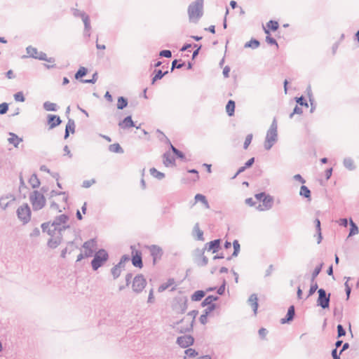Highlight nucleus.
<instances>
[{"instance_id": "f257e3e1", "label": "nucleus", "mask_w": 359, "mask_h": 359, "mask_svg": "<svg viewBox=\"0 0 359 359\" xmlns=\"http://www.w3.org/2000/svg\"><path fill=\"white\" fill-rule=\"evenodd\" d=\"M68 220L69 217L62 214L56 217L52 223L47 222L42 224L41 229L43 231L47 232L48 233H53L55 231L60 233L69 228V226L67 224Z\"/></svg>"}, {"instance_id": "f03ea898", "label": "nucleus", "mask_w": 359, "mask_h": 359, "mask_svg": "<svg viewBox=\"0 0 359 359\" xmlns=\"http://www.w3.org/2000/svg\"><path fill=\"white\" fill-rule=\"evenodd\" d=\"M203 14V0H195L188 7L189 21L196 23Z\"/></svg>"}, {"instance_id": "7ed1b4c3", "label": "nucleus", "mask_w": 359, "mask_h": 359, "mask_svg": "<svg viewBox=\"0 0 359 359\" xmlns=\"http://www.w3.org/2000/svg\"><path fill=\"white\" fill-rule=\"evenodd\" d=\"M277 121L276 118L273 119L269 129L268 130L264 142V148L266 150H270L271 147L278 140L277 133Z\"/></svg>"}, {"instance_id": "20e7f679", "label": "nucleus", "mask_w": 359, "mask_h": 359, "mask_svg": "<svg viewBox=\"0 0 359 359\" xmlns=\"http://www.w3.org/2000/svg\"><path fill=\"white\" fill-rule=\"evenodd\" d=\"M197 314L198 311L196 310L190 311L186 318L177 323L175 328L180 330V332H189L192 329L193 323Z\"/></svg>"}, {"instance_id": "39448f33", "label": "nucleus", "mask_w": 359, "mask_h": 359, "mask_svg": "<svg viewBox=\"0 0 359 359\" xmlns=\"http://www.w3.org/2000/svg\"><path fill=\"white\" fill-rule=\"evenodd\" d=\"M109 258L107 252L101 249L95 252L94 258L91 262V266L94 271H97L100 266H102Z\"/></svg>"}, {"instance_id": "423d86ee", "label": "nucleus", "mask_w": 359, "mask_h": 359, "mask_svg": "<svg viewBox=\"0 0 359 359\" xmlns=\"http://www.w3.org/2000/svg\"><path fill=\"white\" fill-rule=\"evenodd\" d=\"M29 199L35 210L42 209L46 204L45 197L38 191H34L30 194Z\"/></svg>"}, {"instance_id": "0eeeda50", "label": "nucleus", "mask_w": 359, "mask_h": 359, "mask_svg": "<svg viewBox=\"0 0 359 359\" xmlns=\"http://www.w3.org/2000/svg\"><path fill=\"white\" fill-rule=\"evenodd\" d=\"M187 298L186 297H178L175 298L172 308L178 313H183L187 309Z\"/></svg>"}, {"instance_id": "6e6552de", "label": "nucleus", "mask_w": 359, "mask_h": 359, "mask_svg": "<svg viewBox=\"0 0 359 359\" xmlns=\"http://www.w3.org/2000/svg\"><path fill=\"white\" fill-rule=\"evenodd\" d=\"M73 15L75 17H80L84 24V34L90 36V18L89 16L83 11H81L78 9H74L73 11Z\"/></svg>"}, {"instance_id": "1a4fd4ad", "label": "nucleus", "mask_w": 359, "mask_h": 359, "mask_svg": "<svg viewBox=\"0 0 359 359\" xmlns=\"http://www.w3.org/2000/svg\"><path fill=\"white\" fill-rule=\"evenodd\" d=\"M318 298L317 299L318 306H320L322 309H327L330 306V294H327L326 291L323 289L318 290Z\"/></svg>"}, {"instance_id": "9d476101", "label": "nucleus", "mask_w": 359, "mask_h": 359, "mask_svg": "<svg viewBox=\"0 0 359 359\" xmlns=\"http://www.w3.org/2000/svg\"><path fill=\"white\" fill-rule=\"evenodd\" d=\"M17 215L23 223H27L30 220L31 211L27 204L20 206L17 210Z\"/></svg>"}, {"instance_id": "9b49d317", "label": "nucleus", "mask_w": 359, "mask_h": 359, "mask_svg": "<svg viewBox=\"0 0 359 359\" xmlns=\"http://www.w3.org/2000/svg\"><path fill=\"white\" fill-rule=\"evenodd\" d=\"M147 285L146 279L142 275L136 276L133 281V290L136 293L141 292Z\"/></svg>"}, {"instance_id": "f8f14e48", "label": "nucleus", "mask_w": 359, "mask_h": 359, "mask_svg": "<svg viewBox=\"0 0 359 359\" xmlns=\"http://www.w3.org/2000/svg\"><path fill=\"white\" fill-rule=\"evenodd\" d=\"M205 249H196L194 251V261L198 266H203L208 264V259L204 255Z\"/></svg>"}, {"instance_id": "ddd939ff", "label": "nucleus", "mask_w": 359, "mask_h": 359, "mask_svg": "<svg viewBox=\"0 0 359 359\" xmlns=\"http://www.w3.org/2000/svg\"><path fill=\"white\" fill-rule=\"evenodd\" d=\"M50 236V238L48 241V246L50 248L55 249L56 248L62 241V232L57 233V231L53 232V233H48Z\"/></svg>"}, {"instance_id": "4468645a", "label": "nucleus", "mask_w": 359, "mask_h": 359, "mask_svg": "<svg viewBox=\"0 0 359 359\" xmlns=\"http://www.w3.org/2000/svg\"><path fill=\"white\" fill-rule=\"evenodd\" d=\"M82 248L84 249V254L86 257H90L93 256L95 249L96 248V241L95 239H90L86 241Z\"/></svg>"}, {"instance_id": "2eb2a0df", "label": "nucleus", "mask_w": 359, "mask_h": 359, "mask_svg": "<svg viewBox=\"0 0 359 359\" xmlns=\"http://www.w3.org/2000/svg\"><path fill=\"white\" fill-rule=\"evenodd\" d=\"M194 341V339L191 335H183L177 339V344L182 348H187L192 345Z\"/></svg>"}, {"instance_id": "dca6fc26", "label": "nucleus", "mask_w": 359, "mask_h": 359, "mask_svg": "<svg viewBox=\"0 0 359 359\" xmlns=\"http://www.w3.org/2000/svg\"><path fill=\"white\" fill-rule=\"evenodd\" d=\"M151 255L153 257V262L155 263L157 259H161L163 255V250L158 245H152L149 247Z\"/></svg>"}, {"instance_id": "f3484780", "label": "nucleus", "mask_w": 359, "mask_h": 359, "mask_svg": "<svg viewBox=\"0 0 359 359\" xmlns=\"http://www.w3.org/2000/svg\"><path fill=\"white\" fill-rule=\"evenodd\" d=\"M15 200V197L13 194H8L3 196L0 198V206L3 209H6L11 202Z\"/></svg>"}, {"instance_id": "a211bd4d", "label": "nucleus", "mask_w": 359, "mask_h": 359, "mask_svg": "<svg viewBox=\"0 0 359 359\" xmlns=\"http://www.w3.org/2000/svg\"><path fill=\"white\" fill-rule=\"evenodd\" d=\"M264 208L259 205L257 208L259 210H270L273 204V198L269 195H266L264 196V198L262 199Z\"/></svg>"}, {"instance_id": "6ab92c4d", "label": "nucleus", "mask_w": 359, "mask_h": 359, "mask_svg": "<svg viewBox=\"0 0 359 359\" xmlns=\"http://www.w3.org/2000/svg\"><path fill=\"white\" fill-rule=\"evenodd\" d=\"M220 248V240L216 239L205 244L204 248L205 250L210 251L212 250V252L215 253L218 251Z\"/></svg>"}, {"instance_id": "aec40b11", "label": "nucleus", "mask_w": 359, "mask_h": 359, "mask_svg": "<svg viewBox=\"0 0 359 359\" xmlns=\"http://www.w3.org/2000/svg\"><path fill=\"white\" fill-rule=\"evenodd\" d=\"M175 287H176V285H175V281L173 278H170L167 280V282L161 284L158 289V291L159 292H163L164 290L170 288V287H172L171 288V290H174L175 289Z\"/></svg>"}, {"instance_id": "412c9836", "label": "nucleus", "mask_w": 359, "mask_h": 359, "mask_svg": "<svg viewBox=\"0 0 359 359\" xmlns=\"http://www.w3.org/2000/svg\"><path fill=\"white\" fill-rule=\"evenodd\" d=\"M48 122L50 125V129H53L59 126L62 121L59 116L53 114H49L48 116Z\"/></svg>"}, {"instance_id": "4be33fe9", "label": "nucleus", "mask_w": 359, "mask_h": 359, "mask_svg": "<svg viewBox=\"0 0 359 359\" xmlns=\"http://www.w3.org/2000/svg\"><path fill=\"white\" fill-rule=\"evenodd\" d=\"M295 315V310L294 306H290L287 310V313L285 318H283L280 320V323L282 324H285L287 323H289L290 321L292 320L294 318V316Z\"/></svg>"}, {"instance_id": "5701e85b", "label": "nucleus", "mask_w": 359, "mask_h": 359, "mask_svg": "<svg viewBox=\"0 0 359 359\" xmlns=\"http://www.w3.org/2000/svg\"><path fill=\"white\" fill-rule=\"evenodd\" d=\"M120 128L123 129H127L132 127H135V124L130 116L126 117L122 121L118 123Z\"/></svg>"}, {"instance_id": "b1692460", "label": "nucleus", "mask_w": 359, "mask_h": 359, "mask_svg": "<svg viewBox=\"0 0 359 359\" xmlns=\"http://www.w3.org/2000/svg\"><path fill=\"white\" fill-rule=\"evenodd\" d=\"M248 304L252 308L255 315L257 314L258 309V298L256 294H252L248 301Z\"/></svg>"}, {"instance_id": "393cba45", "label": "nucleus", "mask_w": 359, "mask_h": 359, "mask_svg": "<svg viewBox=\"0 0 359 359\" xmlns=\"http://www.w3.org/2000/svg\"><path fill=\"white\" fill-rule=\"evenodd\" d=\"M8 141L10 144H13L15 147H18L19 144L22 142V139L19 137L17 135L13 133H9Z\"/></svg>"}, {"instance_id": "a878e982", "label": "nucleus", "mask_w": 359, "mask_h": 359, "mask_svg": "<svg viewBox=\"0 0 359 359\" xmlns=\"http://www.w3.org/2000/svg\"><path fill=\"white\" fill-rule=\"evenodd\" d=\"M69 131H71L72 133H74L75 132V123L74 121L72 119H69L68 123L66 126L65 139H67L69 137Z\"/></svg>"}, {"instance_id": "bb28decb", "label": "nucleus", "mask_w": 359, "mask_h": 359, "mask_svg": "<svg viewBox=\"0 0 359 359\" xmlns=\"http://www.w3.org/2000/svg\"><path fill=\"white\" fill-rule=\"evenodd\" d=\"M163 163L167 167L175 164V158L170 153L167 152L163 154Z\"/></svg>"}, {"instance_id": "cd10ccee", "label": "nucleus", "mask_w": 359, "mask_h": 359, "mask_svg": "<svg viewBox=\"0 0 359 359\" xmlns=\"http://www.w3.org/2000/svg\"><path fill=\"white\" fill-rule=\"evenodd\" d=\"M132 263L135 267H142L143 264L140 252H136V255L133 257Z\"/></svg>"}, {"instance_id": "c85d7f7f", "label": "nucleus", "mask_w": 359, "mask_h": 359, "mask_svg": "<svg viewBox=\"0 0 359 359\" xmlns=\"http://www.w3.org/2000/svg\"><path fill=\"white\" fill-rule=\"evenodd\" d=\"M344 166L348 170H354L355 165L353 160L350 157H346L343 161Z\"/></svg>"}, {"instance_id": "c756f323", "label": "nucleus", "mask_w": 359, "mask_h": 359, "mask_svg": "<svg viewBox=\"0 0 359 359\" xmlns=\"http://www.w3.org/2000/svg\"><path fill=\"white\" fill-rule=\"evenodd\" d=\"M299 194L300 196L306 198H308L309 201H311V191L309 190V189L304 186V185H302L300 188V191H299Z\"/></svg>"}, {"instance_id": "7c9ffc66", "label": "nucleus", "mask_w": 359, "mask_h": 359, "mask_svg": "<svg viewBox=\"0 0 359 359\" xmlns=\"http://www.w3.org/2000/svg\"><path fill=\"white\" fill-rule=\"evenodd\" d=\"M43 108L48 111H56L57 110V104L49 101H46L43 103Z\"/></svg>"}, {"instance_id": "2f4dec72", "label": "nucleus", "mask_w": 359, "mask_h": 359, "mask_svg": "<svg viewBox=\"0 0 359 359\" xmlns=\"http://www.w3.org/2000/svg\"><path fill=\"white\" fill-rule=\"evenodd\" d=\"M29 183L30 184V185L32 186V188H37L39 187L40 181L38 179L36 174L32 175V176L30 177V178L29 180Z\"/></svg>"}, {"instance_id": "473e14b6", "label": "nucleus", "mask_w": 359, "mask_h": 359, "mask_svg": "<svg viewBox=\"0 0 359 359\" xmlns=\"http://www.w3.org/2000/svg\"><path fill=\"white\" fill-rule=\"evenodd\" d=\"M219 299L217 296L209 295L202 302V306H205L210 304H214L212 302Z\"/></svg>"}, {"instance_id": "72a5a7b5", "label": "nucleus", "mask_w": 359, "mask_h": 359, "mask_svg": "<svg viewBox=\"0 0 359 359\" xmlns=\"http://www.w3.org/2000/svg\"><path fill=\"white\" fill-rule=\"evenodd\" d=\"M195 200L196 202H201L203 203V205H205V207L208 209L210 208V205H209V203L205 198V196L204 195H202V194H198L195 196Z\"/></svg>"}, {"instance_id": "f704fd0d", "label": "nucleus", "mask_w": 359, "mask_h": 359, "mask_svg": "<svg viewBox=\"0 0 359 359\" xmlns=\"http://www.w3.org/2000/svg\"><path fill=\"white\" fill-rule=\"evenodd\" d=\"M60 195H62L63 197H62V201L65 202V203H67V200H68V196L67 195V194L65 192H62V191H51L50 193V196H49V198L51 199L53 198V197L56 196H60Z\"/></svg>"}, {"instance_id": "c9c22d12", "label": "nucleus", "mask_w": 359, "mask_h": 359, "mask_svg": "<svg viewBox=\"0 0 359 359\" xmlns=\"http://www.w3.org/2000/svg\"><path fill=\"white\" fill-rule=\"evenodd\" d=\"M235 102L233 100H229L226 106V111L229 116H232L234 114Z\"/></svg>"}, {"instance_id": "e433bc0d", "label": "nucleus", "mask_w": 359, "mask_h": 359, "mask_svg": "<svg viewBox=\"0 0 359 359\" xmlns=\"http://www.w3.org/2000/svg\"><path fill=\"white\" fill-rule=\"evenodd\" d=\"M205 293L203 290H197L191 295V300L194 302L200 301L204 296Z\"/></svg>"}, {"instance_id": "4c0bfd02", "label": "nucleus", "mask_w": 359, "mask_h": 359, "mask_svg": "<svg viewBox=\"0 0 359 359\" xmlns=\"http://www.w3.org/2000/svg\"><path fill=\"white\" fill-rule=\"evenodd\" d=\"M109 150L111 152H114V153H118V154L123 153V149L121 148L120 144L118 143L110 144L109 147Z\"/></svg>"}, {"instance_id": "58836bf2", "label": "nucleus", "mask_w": 359, "mask_h": 359, "mask_svg": "<svg viewBox=\"0 0 359 359\" xmlns=\"http://www.w3.org/2000/svg\"><path fill=\"white\" fill-rule=\"evenodd\" d=\"M150 174L158 180H162L165 177L164 173L158 171L156 168H152L149 170Z\"/></svg>"}, {"instance_id": "ea45409f", "label": "nucleus", "mask_w": 359, "mask_h": 359, "mask_svg": "<svg viewBox=\"0 0 359 359\" xmlns=\"http://www.w3.org/2000/svg\"><path fill=\"white\" fill-rule=\"evenodd\" d=\"M36 59H38L39 60L47 61L50 63L55 62V59L53 57H47L46 54L43 52H39L38 56H36Z\"/></svg>"}, {"instance_id": "a19ab883", "label": "nucleus", "mask_w": 359, "mask_h": 359, "mask_svg": "<svg viewBox=\"0 0 359 359\" xmlns=\"http://www.w3.org/2000/svg\"><path fill=\"white\" fill-rule=\"evenodd\" d=\"M259 41L257 39H251L250 41L245 43V48H251L255 49L259 46Z\"/></svg>"}, {"instance_id": "79ce46f5", "label": "nucleus", "mask_w": 359, "mask_h": 359, "mask_svg": "<svg viewBox=\"0 0 359 359\" xmlns=\"http://www.w3.org/2000/svg\"><path fill=\"white\" fill-rule=\"evenodd\" d=\"M27 53L29 55V57H32L33 58H36V56H38L39 51L36 48H34L31 46H28L26 48Z\"/></svg>"}, {"instance_id": "37998d69", "label": "nucleus", "mask_w": 359, "mask_h": 359, "mask_svg": "<svg viewBox=\"0 0 359 359\" xmlns=\"http://www.w3.org/2000/svg\"><path fill=\"white\" fill-rule=\"evenodd\" d=\"M128 105V100L123 97H119L118 98L117 108L118 109H123Z\"/></svg>"}, {"instance_id": "c03bdc74", "label": "nucleus", "mask_w": 359, "mask_h": 359, "mask_svg": "<svg viewBox=\"0 0 359 359\" xmlns=\"http://www.w3.org/2000/svg\"><path fill=\"white\" fill-rule=\"evenodd\" d=\"M168 73V71L163 72L161 69L157 70L156 75L152 79L151 83L154 84L157 80L162 79Z\"/></svg>"}, {"instance_id": "a18cd8bd", "label": "nucleus", "mask_w": 359, "mask_h": 359, "mask_svg": "<svg viewBox=\"0 0 359 359\" xmlns=\"http://www.w3.org/2000/svg\"><path fill=\"white\" fill-rule=\"evenodd\" d=\"M87 72H88V70L86 67H81L79 69V70L77 71V72L75 74V79H79L82 78L83 76L86 75Z\"/></svg>"}, {"instance_id": "49530a36", "label": "nucleus", "mask_w": 359, "mask_h": 359, "mask_svg": "<svg viewBox=\"0 0 359 359\" xmlns=\"http://www.w3.org/2000/svg\"><path fill=\"white\" fill-rule=\"evenodd\" d=\"M351 229L348 234V237L352 236L358 232V228L357 225L353 222L352 219L350 220Z\"/></svg>"}, {"instance_id": "de8ad7c7", "label": "nucleus", "mask_w": 359, "mask_h": 359, "mask_svg": "<svg viewBox=\"0 0 359 359\" xmlns=\"http://www.w3.org/2000/svg\"><path fill=\"white\" fill-rule=\"evenodd\" d=\"M121 268H119V266L115 265L111 269V274L114 279H116L117 278H118L121 275Z\"/></svg>"}, {"instance_id": "09e8293b", "label": "nucleus", "mask_w": 359, "mask_h": 359, "mask_svg": "<svg viewBox=\"0 0 359 359\" xmlns=\"http://www.w3.org/2000/svg\"><path fill=\"white\" fill-rule=\"evenodd\" d=\"M233 252L232 254V257H237L239 252H240V244L237 240H235L233 242Z\"/></svg>"}, {"instance_id": "8fccbe9b", "label": "nucleus", "mask_w": 359, "mask_h": 359, "mask_svg": "<svg viewBox=\"0 0 359 359\" xmlns=\"http://www.w3.org/2000/svg\"><path fill=\"white\" fill-rule=\"evenodd\" d=\"M323 264H320L318 266H316L313 270L311 274V282L313 283L315 278L318 276L322 269Z\"/></svg>"}, {"instance_id": "3c124183", "label": "nucleus", "mask_w": 359, "mask_h": 359, "mask_svg": "<svg viewBox=\"0 0 359 359\" xmlns=\"http://www.w3.org/2000/svg\"><path fill=\"white\" fill-rule=\"evenodd\" d=\"M97 80V73H94L90 79H81V82L83 83H95Z\"/></svg>"}, {"instance_id": "603ef678", "label": "nucleus", "mask_w": 359, "mask_h": 359, "mask_svg": "<svg viewBox=\"0 0 359 359\" xmlns=\"http://www.w3.org/2000/svg\"><path fill=\"white\" fill-rule=\"evenodd\" d=\"M170 148L172 151V152L180 158L181 159H184V154L180 151V150H178L177 149H176L172 144H170Z\"/></svg>"}, {"instance_id": "864d4df0", "label": "nucleus", "mask_w": 359, "mask_h": 359, "mask_svg": "<svg viewBox=\"0 0 359 359\" xmlns=\"http://www.w3.org/2000/svg\"><path fill=\"white\" fill-rule=\"evenodd\" d=\"M267 27L269 28H270L271 29H272L273 31H276L278 29V22L276 21H273V20H270L268 23H267Z\"/></svg>"}, {"instance_id": "5fc2aeb1", "label": "nucleus", "mask_w": 359, "mask_h": 359, "mask_svg": "<svg viewBox=\"0 0 359 359\" xmlns=\"http://www.w3.org/2000/svg\"><path fill=\"white\" fill-rule=\"evenodd\" d=\"M14 99L17 102H24L25 101V97L22 92H18L14 95Z\"/></svg>"}, {"instance_id": "6e6d98bb", "label": "nucleus", "mask_w": 359, "mask_h": 359, "mask_svg": "<svg viewBox=\"0 0 359 359\" xmlns=\"http://www.w3.org/2000/svg\"><path fill=\"white\" fill-rule=\"evenodd\" d=\"M252 134H249L246 136L245 142H244V144H243V148L245 149H248V146L250 144V143L252 142Z\"/></svg>"}, {"instance_id": "4d7b16f0", "label": "nucleus", "mask_w": 359, "mask_h": 359, "mask_svg": "<svg viewBox=\"0 0 359 359\" xmlns=\"http://www.w3.org/2000/svg\"><path fill=\"white\" fill-rule=\"evenodd\" d=\"M185 354L189 358H193L198 355V352L193 348H188L185 351Z\"/></svg>"}, {"instance_id": "13d9d810", "label": "nucleus", "mask_w": 359, "mask_h": 359, "mask_svg": "<svg viewBox=\"0 0 359 359\" xmlns=\"http://www.w3.org/2000/svg\"><path fill=\"white\" fill-rule=\"evenodd\" d=\"M346 334V331L341 325H337V337H341Z\"/></svg>"}, {"instance_id": "bf43d9fd", "label": "nucleus", "mask_w": 359, "mask_h": 359, "mask_svg": "<svg viewBox=\"0 0 359 359\" xmlns=\"http://www.w3.org/2000/svg\"><path fill=\"white\" fill-rule=\"evenodd\" d=\"M8 109V105L7 103L6 102H3L1 104H0V114H4L7 112Z\"/></svg>"}, {"instance_id": "052dcab7", "label": "nucleus", "mask_w": 359, "mask_h": 359, "mask_svg": "<svg viewBox=\"0 0 359 359\" xmlns=\"http://www.w3.org/2000/svg\"><path fill=\"white\" fill-rule=\"evenodd\" d=\"M159 55L161 57L169 58L172 56V53L169 50H163L159 53Z\"/></svg>"}, {"instance_id": "680f3d73", "label": "nucleus", "mask_w": 359, "mask_h": 359, "mask_svg": "<svg viewBox=\"0 0 359 359\" xmlns=\"http://www.w3.org/2000/svg\"><path fill=\"white\" fill-rule=\"evenodd\" d=\"M318 290V284L316 283H314L311 284L309 291V297L311 296L314 292Z\"/></svg>"}, {"instance_id": "e2e57ef3", "label": "nucleus", "mask_w": 359, "mask_h": 359, "mask_svg": "<svg viewBox=\"0 0 359 359\" xmlns=\"http://www.w3.org/2000/svg\"><path fill=\"white\" fill-rule=\"evenodd\" d=\"M194 230L196 231L198 240H203V232L199 229L198 224H196L194 226Z\"/></svg>"}, {"instance_id": "0e129e2a", "label": "nucleus", "mask_w": 359, "mask_h": 359, "mask_svg": "<svg viewBox=\"0 0 359 359\" xmlns=\"http://www.w3.org/2000/svg\"><path fill=\"white\" fill-rule=\"evenodd\" d=\"M184 63H180V64H177V60H175L172 61V67H171V71H173L174 69L177 68V69H180L182 68V67H184Z\"/></svg>"}, {"instance_id": "69168bd1", "label": "nucleus", "mask_w": 359, "mask_h": 359, "mask_svg": "<svg viewBox=\"0 0 359 359\" xmlns=\"http://www.w3.org/2000/svg\"><path fill=\"white\" fill-rule=\"evenodd\" d=\"M95 183V180L93 179L90 180H85L83 182L82 186H83V187H85V188H89Z\"/></svg>"}, {"instance_id": "338daca9", "label": "nucleus", "mask_w": 359, "mask_h": 359, "mask_svg": "<svg viewBox=\"0 0 359 359\" xmlns=\"http://www.w3.org/2000/svg\"><path fill=\"white\" fill-rule=\"evenodd\" d=\"M302 112H303L302 109L299 107L297 105H296L293 110V112L292 114H290V118H292L294 114H302Z\"/></svg>"}, {"instance_id": "774afa93", "label": "nucleus", "mask_w": 359, "mask_h": 359, "mask_svg": "<svg viewBox=\"0 0 359 359\" xmlns=\"http://www.w3.org/2000/svg\"><path fill=\"white\" fill-rule=\"evenodd\" d=\"M215 309H216V304L208 305V307L205 309L204 313L208 315L210 312L214 311Z\"/></svg>"}]
</instances>
